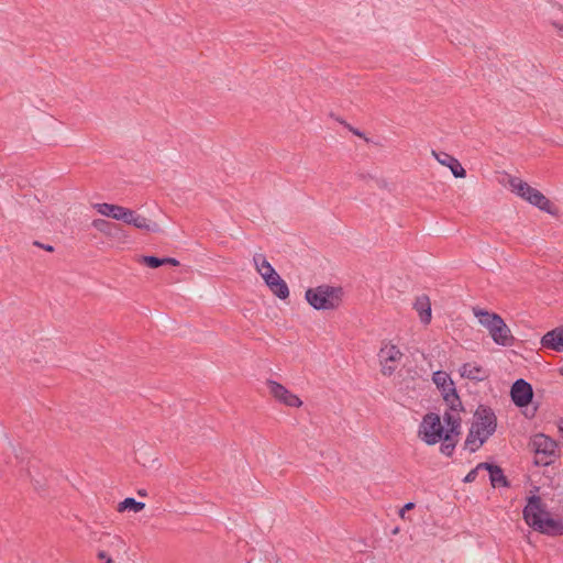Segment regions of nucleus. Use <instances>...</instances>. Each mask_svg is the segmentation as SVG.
Returning <instances> with one entry per match:
<instances>
[{
    "instance_id": "17",
    "label": "nucleus",
    "mask_w": 563,
    "mask_h": 563,
    "mask_svg": "<svg viewBox=\"0 0 563 563\" xmlns=\"http://www.w3.org/2000/svg\"><path fill=\"white\" fill-rule=\"evenodd\" d=\"M92 207L99 214L111 218L117 221H121L125 210V207L107 202L95 203Z\"/></svg>"
},
{
    "instance_id": "11",
    "label": "nucleus",
    "mask_w": 563,
    "mask_h": 563,
    "mask_svg": "<svg viewBox=\"0 0 563 563\" xmlns=\"http://www.w3.org/2000/svg\"><path fill=\"white\" fill-rule=\"evenodd\" d=\"M267 388L269 394L278 402L292 408H299L302 406L301 399L284 385L275 380H267Z\"/></svg>"
},
{
    "instance_id": "20",
    "label": "nucleus",
    "mask_w": 563,
    "mask_h": 563,
    "mask_svg": "<svg viewBox=\"0 0 563 563\" xmlns=\"http://www.w3.org/2000/svg\"><path fill=\"white\" fill-rule=\"evenodd\" d=\"M415 309L417 310L422 323L428 324L431 320V303L427 296H420L415 302Z\"/></svg>"
},
{
    "instance_id": "18",
    "label": "nucleus",
    "mask_w": 563,
    "mask_h": 563,
    "mask_svg": "<svg viewBox=\"0 0 563 563\" xmlns=\"http://www.w3.org/2000/svg\"><path fill=\"white\" fill-rule=\"evenodd\" d=\"M479 467H485V471L489 474V481L493 487H507L508 481L504 475L503 470L489 463H479Z\"/></svg>"
},
{
    "instance_id": "2",
    "label": "nucleus",
    "mask_w": 563,
    "mask_h": 563,
    "mask_svg": "<svg viewBox=\"0 0 563 563\" xmlns=\"http://www.w3.org/2000/svg\"><path fill=\"white\" fill-rule=\"evenodd\" d=\"M523 519L528 526L542 533L563 534V522L550 517L538 496L529 498L523 509Z\"/></svg>"
},
{
    "instance_id": "3",
    "label": "nucleus",
    "mask_w": 563,
    "mask_h": 563,
    "mask_svg": "<svg viewBox=\"0 0 563 563\" xmlns=\"http://www.w3.org/2000/svg\"><path fill=\"white\" fill-rule=\"evenodd\" d=\"M496 417L487 408H478L465 440V449L477 451L496 430Z\"/></svg>"
},
{
    "instance_id": "15",
    "label": "nucleus",
    "mask_w": 563,
    "mask_h": 563,
    "mask_svg": "<svg viewBox=\"0 0 563 563\" xmlns=\"http://www.w3.org/2000/svg\"><path fill=\"white\" fill-rule=\"evenodd\" d=\"M543 347L563 352V325L547 332L541 339Z\"/></svg>"
},
{
    "instance_id": "26",
    "label": "nucleus",
    "mask_w": 563,
    "mask_h": 563,
    "mask_svg": "<svg viewBox=\"0 0 563 563\" xmlns=\"http://www.w3.org/2000/svg\"><path fill=\"white\" fill-rule=\"evenodd\" d=\"M482 470H485V467H479V464L473 468L472 471H470L467 473V475L464 477V482L465 483H472L476 479L478 473L482 471Z\"/></svg>"
},
{
    "instance_id": "28",
    "label": "nucleus",
    "mask_w": 563,
    "mask_h": 563,
    "mask_svg": "<svg viewBox=\"0 0 563 563\" xmlns=\"http://www.w3.org/2000/svg\"><path fill=\"white\" fill-rule=\"evenodd\" d=\"M413 507H415V504H413V503H407V504L401 508V510H400V512H399V516H400L401 518H405V514H406V511L411 510Z\"/></svg>"
},
{
    "instance_id": "25",
    "label": "nucleus",
    "mask_w": 563,
    "mask_h": 563,
    "mask_svg": "<svg viewBox=\"0 0 563 563\" xmlns=\"http://www.w3.org/2000/svg\"><path fill=\"white\" fill-rule=\"evenodd\" d=\"M141 262L151 268H156L159 267L161 265H164V261L155 256H143Z\"/></svg>"
},
{
    "instance_id": "19",
    "label": "nucleus",
    "mask_w": 563,
    "mask_h": 563,
    "mask_svg": "<svg viewBox=\"0 0 563 563\" xmlns=\"http://www.w3.org/2000/svg\"><path fill=\"white\" fill-rule=\"evenodd\" d=\"M102 547L113 551H120L125 547V542L120 536L111 534L110 532H102L96 539Z\"/></svg>"
},
{
    "instance_id": "14",
    "label": "nucleus",
    "mask_w": 563,
    "mask_h": 563,
    "mask_svg": "<svg viewBox=\"0 0 563 563\" xmlns=\"http://www.w3.org/2000/svg\"><path fill=\"white\" fill-rule=\"evenodd\" d=\"M432 156L443 166H446L450 168L454 177L456 178H464L466 175L465 169L461 165V163L453 157L452 155L444 153V152H435L432 151Z\"/></svg>"
},
{
    "instance_id": "6",
    "label": "nucleus",
    "mask_w": 563,
    "mask_h": 563,
    "mask_svg": "<svg viewBox=\"0 0 563 563\" xmlns=\"http://www.w3.org/2000/svg\"><path fill=\"white\" fill-rule=\"evenodd\" d=\"M509 187L512 192L527 200L531 205L543 211L551 212V202L549 199L541 191L532 188L526 181L521 180L520 178L512 177L509 179Z\"/></svg>"
},
{
    "instance_id": "29",
    "label": "nucleus",
    "mask_w": 563,
    "mask_h": 563,
    "mask_svg": "<svg viewBox=\"0 0 563 563\" xmlns=\"http://www.w3.org/2000/svg\"><path fill=\"white\" fill-rule=\"evenodd\" d=\"M162 261H164V264H169V265H173V266H178L179 265V262L176 258H173V257H164V258H162Z\"/></svg>"
},
{
    "instance_id": "8",
    "label": "nucleus",
    "mask_w": 563,
    "mask_h": 563,
    "mask_svg": "<svg viewBox=\"0 0 563 563\" xmlns=\"http://www.w3.org/2000/svg\"><path fill=\"white\" fill-rule=\"evenodd\" d=\"M433 383L441 390L448 408L462 410L460 397L454 387V383L446 372L438 371L433 373Z\"/></svg>"
},
{
    "instance_id": "12",
    "label": "nucleus",
    "mask_w": 563,
    "mask_h": 563,
    "mask_svg": "<svg viewBox=\"0 0 563 563\" xmlns=\"http://www.w3.org/2000/svg\"><path fill=\"white\" fill-rule=\"evenodd\" d=\"M532 396V387L529 383L523 379H518L514 383L511 387V398L517 406H527L531 401Z\"/></svg>"
},
{
    "instance_id": "30",
    "label": "nucleus",
    "mask_w": 563,
    "mask_h": 563,
    "mask_svg": "<svg viewBox=\"0 0 563 563\" xmlns=\"http://www.w3.org/2000/svg\"><path fill=\"white\" fill-rule=\"evenodd\" d=\"M555 26H556V29H558L559 33H560L561 35H563V25H562V24H555Z\"/></svg>"
},
{
    "instance_id": "33",
    "label": "nucleus",
    "mask_w": 563,
    "mask_h": 563,
    "mask_svg": "<svg viewBox=\"0 0 563 563\" xmlns=\"http://www.w3.org/2000/svg\"><path fill=\"white\" fill-rule=\"evenodd\" d=\"M561 375H563V367L560 369Z\"/></svg>"
},
{
    "instance_id": "21",
    "label": "nucleus",
    "mask_w": 563,
    "mask_h": 563,
    "mask_svg": "<svg viewBox=\"0 0 563 563\" xmlns=\"http://www.w3.org/2000/svg\"><path fill=\"white\" fill-rule=\"evenodd\" d=\"M266 286L279 299H286L289 297V288L280 276H277L275 280L271 282Z\"/></svg>"
},
{
    "instance_id": "13",
    "label": "nucleus",
    "mask_w": 563,
    "mask_h": 563,
    "mask_svg": "<svg viewBox=\"0 0 563 563\" xmlns=\"http://www.w3.org/2000/svg\"><path fill=\"white\" fill-rule=\"evenodd\" d=\"M253 264L255 266L256 272L261 275L265 284H269L275 280L279 274L275 271V268L271 265V263L266 260L263 254H255L253 256Z\"/></svg>"
},
{
    "instance_id": "5",
    "label": "nucleus",
    "mask_w": 563,
    "mask_h": 563,
    "mask_svg": "<svg viewBox=\"0 0 563 563\" xmlns=\"http://www.w3.org/2000/svg\"><path fill=\"white\" fill-rule=\"evenodd\" d=\"M343 291L340 287L328 285L309 288L306 299L317 310H330L338 308L342 302Z\"/></svg>"
},
{
    "instance_id": "22",
    "label": "nucleus",
    "mask_w": 563,
    "mask_h": 563,
    "mask_svg": "<svg viewBox=\"0 0 563 563\" xmlns=\"http://www.w3.org/2000/svg\"><path fill=\"white\" fill-rule=\"evenodd\" d=\"M460 433H450L443 440H441L440 451L445 456H451L455 450L457 443V437Z\"/></svg>"
},
{
    "instance_id": "7",
    "label": "nucleus",
    "mask_w": 563,
    "mask_h": 563,
    "mask_svg": "<svg viewBox=\"0 0 563 563\" xmlns=\"http://www.w3.org/2000/svg\"><path fill=\"white\" fill-rule=\"evenodd\" d=\"M532 445L536 452L534 462L538 465H550L558 456L556 442L545 434H536L532 439Z\"/></svg>"
},
{
    "instance_id": "24",
    "label": "nucleus",
    "mask_w": 563,
    "mask_h": 563,
    "mask_svg": "<svg viewBox=\"0 0 563 563\" xmlns=\"http://www.w3.org/2000/svg\"><path fill=\"white\" fill-rule=\"evenodd\" d=\"M91 225L99 231L100 233L111 236L112 235V228L114 227L111 222L104 220V219H95L91 222Z\"/></svg>"
},
{
    "instance_id": "10",
    "label": "nucleus",
    "mask_w": 563,
    "mask_h": 563,
    "mask_svg": "<svg viewBox=\"0 0 563 563\" xmlns=\"http://www.w3.org/2000/svg\"><path fill=\"white\" fill-rule=\"evenodd\" d=\"M121 221L145 232L158 233L162 231L157 222L152 221L129 208H125Z\"/></svg>"
},
{
    "instance_id": "1",
    "label": "nucleus",
    "mask_w": 563,
    "mask_h": 563,
    "mask_svg": "<svg viewBox=\"0 0 563 563\" xmlns=\"http://www.w3.org/2000/svg\"><path fill=\"white\" fill-rule=\"evenodd\" d=\"M460 412L459 409L448 408L442 417L435 412L424 415L418 428V438L427 445H434L450 433H461Z\"/></svg>"
},
{
    "instance_id": "23",
    "label": "nucleus",
    "mask_w": 563,
    "mask_h": 563,
    "mask_svg": "<svg viewBox=\"0 0 563 563\" xmlns=\"http://www.w3.org/2000/svg\"><path fill=\"white\" fill-rule=\"evenodd\" d=\"M145 504L141 501H136L132 497H128L118 505V511L123 512L125 510H130L133 512H140L144 509Z\"/></svg>"
},
{
    "instance_id": "16",
    "label": "nucleus",
    "mask_w": 563,
    "mask_h": 563,
    "mask_svg": "<svg viewBox=\"0 0 563 563\" xmlns=\"http://www.w3.org/2000/svg\"><path fill=\"white\" fill-rule=\"evenodd\" d=\"M460 374L464 378L477 382L485 380L489 376L485 367L474 362L463 364L460 368Z\"/></svg>"
},
{
    "instance_id": "9",
    "label": "nucleus",
    "mask_w": 563,
    "mask_h": 563,
    "mask_svg": "<svg viewBox=\"0 0 563 563\" xmlns=\"http://www.w3.org/2000/svg\"><path fill=\"white\" fill-rule=\"evenodd\" d=\"M384 375H391L402 357L400 350L391 343H385L378 353Z\"/></svg>"
},
{
    "instance_id": "4",
    "label": "nucleus",
    "mask_w": 563,
    "mask_h": 563,
    "mask_svg": "<svg viewBox=\"0 0 563 563\" xmlns=\"http://www.w3.org/2000/svg\"><path fill=\"white\" fill-rule=\"evenodd\" d=\"M472 311L479 324L488 331L494 343L500 346L512 345L515 338L510 328L505 323L499 314L489 312L479 307H473Z\"/></svg>"
},
{
    "instance_id": "27",
    "label": "nucleus",
    "mask_w": 563,
    "mask_h": 563,
    "mask_svg": "<svg viewBox=\"0 0 563 563\" xmlns=\"http://www.w3.org/2000/svg\"><path fill=\"white\" fill-rule=\"evenodd\" d=\"M98 558L100 560H104V563H112V559L107 554V552L104 550H100L98 552Z\"/></svg>"
},
{
    "instance_id": "31",
    "label": "nucleus",
    "mask_w": 563,
    "mask_h": 563,
    "mask_svg": "<svg viewBox=\"0 0 563 563\" xmlns=\"http://www.w3.org/2000/svg\"><path fill=\"white\" fill-rule=\"evenodd\" d=\"M45 250L52 252L53 251V246L48 245V246L45 247Z\"/></svg>"
},
{
    "instance_id": "32",
    "label": "nucleus",
    "mask_w": 563,
    "mask_h": 563,
    "mask_svg": "<svg viewBox=\"0 0 563 563\" xmlns=\"http://www.w3.org/2000/svg\"><path fill=\"white\" fill-rule=\"evenodd\" d=\"M353 133H354L355 135L362 136L361 132H358V131H356V130H355V131H353Z\"/></svg>"
}]
</instances>
